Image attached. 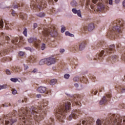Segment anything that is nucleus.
I'll use <instances>...</instances> for the list:
<instances>
[{
  "label": "nucleus",
  "mask_w": 125,
  "mask_h": 125,
  "mask_svg": "<svg viewBox=\"0 0 125 125\" xmlns=\"http://www.w3.org/2000/svg\"><path fill=\"white\" fill-rule=\"evenodd\" d=\"M116 52V47L115 45L111 44L109 47L105 49V52L108 54V53H114Z\"/></svg>",
  "instance_id": "14"
},
{
  "label": "nucleus",
  "mask_w": 125,
  "mask_h": 125,
  "mask_svg": "<svg viewBox=\"0 0 125 125\" xmlns=\"http://www.w3.org/2000/svg\"><path fill=\"white\" fill-rule=\"evenodd\" d=\"M20 41L18 42V41H19V38H18V37H16L14 40L12 41V42L14 44H18V43H20V42H24V38H23V37H20Z\"/></svg>",
  "instance_id": "17"
},
{
  "label": "nucleus",
  "mask_w": 125,
  "mask_h": 125,
  "mask_svg": "<svg viewBox=\"0 0 125 125\" xmlns=\"http://www.w3.org/2000/svg\"><path fill=\"white\" fill-rule=\"evenodd\" d=\"M104 52H105L104 50H102L100 53H99L97 55V57L96 58H95V60H97V59H98L99 60H102V59H103V54H104Z\"/></svg>",
  "instance_id": "23"
},
{
  "label": "nucleus",
  "mask_w": 125,
  "mask_h": 125,
  "mask_svg": "<svg viewBox=\"0 0 125 125\" xmlns=\"http://www.w3.org/2000/svg\"><path fill=\"white\" fill-rule=\"evenodd\" d=\"M71 109V103L68 100L62 101L59 106L54 110V113L58 120L62 123H64L66 117V113H68Z\"/></svg>",
  "instance_id": "3"
},
{
  "label": "nucleus",
  "mask_w": 125,
  "mask_h": 125,
  "mask_svg": "<svg viewBox=\"0 0 125 125\" xmlns=\"http://www.w3.org/2000/svg\"><path fill=\"white\" fill-rule=\"evenodd\" d=\"M48 105V101H44L42 105L38 106H31L30 110H28V107H21L19 110V115L20 120H22V125H33L32 121L33 117L36 122H41L43 120L44 116L46 115V109Z\"/></svg>",
  "instance_id": "1"
},
{
  "label": "nucleus",
  "mask_w": 125,
  "mask_h": 125,
  "mask_svg": "<svg viewBox=\"0 0 125 125\" xmlns=\"http://www.w3.org/2000/svg\"><path fill=\"white\" fill-rule=\"evenodd\" d=\"M117 45V48H120V47H121V46H122V45L121 44V43H117L116 44Z\"/></svg>",
  "instance_id": "56"
},
{
  "label": "nucleus",
  "mask_w": 125,
  "mask_h": 125,
  "mask_svg": "<svg viewBox=\"0 0 125 125\" xmlns=\"http://www.w3.org/2000/svg\"><path fill=\"white\" fill-rule=\"evenodd\" d=\"M12 93L14 95H15V94H16L17 93V90H16V89H12Z\"/></svg>",
  "instance_id": "47"
},
{
  "label": "nucleus",
  "mask_w": 125,
  "mask_h": 125,
  "mask_svg": "<svg viewBox=\"0 0 125 125\" xmlns=\"http://www.w3.org/2000/svg\"><path fill=\"white\" fill-rule=\"evenodd\" d=\"M106 96L107 98H108V99L106 98L105 96H104L100 102V105H103V104H105V103H106L107 101H110V99L112 97V95H111V94H107L106 95Z\"/></svg>",
  "instance_id": "13"
},
{
  "label": "nucleus",
  "mask_w": 125,
  "mask_h": 125,
  "mask_svg": "<svg viewBox=\"0 0 125 125\" xmlns=\"http://www.w3.org/2000/svg\"><path fill=\"white\" fill-rule=\"evenodd\" d=\"M93 3L97 5L99 10H104L105 6L102 3L103 1L109 2V4L112 5L113 4V0H91Z\"/></svg>",
  "instance_id": "7"
},
{
  "label": "nucleus",
  "mask_w": 125,
  "mask_h": 125,
  "mask_svg": "<svg viewBox=\"0 0 125 125\" xmlns=\"http://www.w3.org/2000/svg\"><path fill=\"white\" fill-rule=\"evenodd\" d=\"M44 64H46V58L42 59L39 62V65H44Z\"/></svg>",
  "instance_id": "30"
},
{
  "label": "nucleus",
  "mask_w": 125,
  "mask_h": 125,
  "mask_svg": "<svg viewBox=\"0 0 125 125\" xmlns=\"http://www.w3.org/2000/svg\"><path fill=\"white\" fill-rule=\"evenodd\" d=\"M17 112L16 110L13 111V114L4 115L2 118H0V125H12L14 123L17 122L16 118H13L14 116L16 115Z\"/></svg>",
  "instance_id": "5"
},
{
  "label": "nucleus",
  "mask_w": 125,
  "mask_h": 125,
  "mask_svg": "<svg viewBox=\"0 0 125 125\" xmlns=\"http://www.w3.org/2000/svg\"><path fill=\"white\" fill-rule=\"evenodd\" d=\"M70 4H71V5H72V6L75 7V6H77V5H78V3H77V2H76V1L73 0L71 2Z\"/></svg>",
  "instance_id": "35"
},
{
  "label": "nucleus",
  "mask_w": 125,
  "mask_h": 125,
  "mask_svg": "<svg viewBox=\"0 0 125 125\" xmlns=\"http://www.w3.org/2000/svg\"><path fill=\"white\" fill-rule=\"evenodd\" d=\"M24 102H27V98H24V100H22V103H24Z\"/></svg>",
  "instance_id": "62"
},
{
  "label": "nucleus",
  "mask_w": 125,
  "mask_h": 125,
  "mask_svg": "<svg viewBox=\"0 0 125 125\" xmlns=\"http://www.w3.org/2000/svg\"><path fill=\"white\" fill-rule=\"evenodd\" d=\"M61 32L62 33H64L65 31H66V27L63 26V25L62 26V28H61Z\"/></svg>",
  "instance_id": "45"
},
{
  "label": "nucleus",
  "mask_w": 125,
  "mask_h": 125,
  "mask_svg": "<svg viewBox=\"0 0 125 125\" xmlns=\"http://www.w3.org/2000/svg\"><path fill=\"white\" fill-rule=\"evenodd\" d=\"M49 4H53V0H49Z\"/></svg>",
  "instance_id": "58"
},
{
  "label": "nucleus",
  "mask_w": 125,
  "mask_h": 125,
  "mask_svg": "<svg viewBox=\"0 0 125 125\" xmlns=\"http://www.w3.org/2000/svg\"><path fill=\"white\" fill-rule=\"evenodd\" d=\"M123 5L125 8V0L123 2Z\"/></svg>",
  "instance_id": "64"
},
{
  "label": "nucleus",
  "mask_w": 125,
  "mask_h": 125,
  "mask_svg": "<svg viewBox=\"0 0 125 125\" xmlns=\"http://www.w3.org/2000/svg\"><path fill=\"white\" fill-rule=\"evenodd\" d=\"M97 92H98V90H92L91 91V94H94V95H96V94H97Z\"/></svg>",
  "instance_id": "50"
},
{
  "label": "nucleus",
  "mask_w": 125,
  "mask_h": 125,
  "mask_svg": "<svg viewBox=\"0 0 125 125\" xmlns=\"http://www.w3.org/2000/svg\"><path fill=\"white\" fill-rule=\"evenodd\" d=\"M3 28V21L0 18V29H2Z\"/></svg>",
  "instance_id": "39"
},
{
  "label": "nucleus",
  "mask_w": 125,
  "mask_h": 125,
  "mask_svg": "<svg viewBox=\"0 0 125 125\" xmlns=\"http://www.w3.org/2000/svg\"><path fill=\"white\" fill-rule=\"evenodd\" d=\"M27 15L26 14H24L23 13H21L20 14V18L22 20H27Z\"/></svg>",
  "instance_id": "26"
},
{
  "label": "nucleus",
  "mask_w": 125,
  "mask_h": 125,
  "mask_svg": "<svg viewBox=\"0 0 125 125\" xmlns=\"http://www.w3.org/2000/svg\"><path fill=\"white\" fill-rule=\"evenodd\" d=\"M33 27L34 29H36L38 27V24L37 23H34L33 25Z\"/></svg>",
  "instance_id": "60"
},
{
  "label": "nucleus",
  "mask_w": 125,
  "mask_h": 125,
  "mask_svg": "<svg viewBox=\"0 0 125 125\" xmlns=\"http://www.w3.org/2000/svg\"><path fill=\"white\" fill-rule=\"evenodd\" d=\"M5 40H6V41H9V40H10L9 37L5 36Z\"/></svg>",
  "instance_id": "63"
},
{
  "label": "nucleus",
  "mask_w": 125,
  "mask_h": 125,
  "mask_svg": "<svg viewBox=\"0 0 125 125\" xmlns=\"http://www.w3.org/2000/svg\"><path fill=\"white\" fill-rule=\"evenodd\" d=\"M80 82H81V83H87V79L86 78L83 76V77L80 79Z\"/></svg>",
  "instance_id": "31"
},
{
  "label": "nucleus",
  "mask_w": 125,
  "mask_h": 125,
  "mask_svg": "<svg viewBox=\"0 0 125 125\" xmlns=\"http://www.w3.org/2000/svg\"><path fill=\"white\" fill-rule=\"evenodd\" d=\"M41 48L42 50H44L45 48H46V45L44 43H42L41 46Z\"/></svg>",
  "instance_id": "40"
},
{
  "label": "nucleus",
  "mask_w": 125,
  "mask_h": 125,
  "mask_svg": "<svg viewBox=\"0 0 125 125\" xmlns=\"http://www.w3.org/2000/svg\"><path fill=\"white\" fill-rule=\"evenodd\" d=\"M10 81H11V82H13V83H17V82H18V79H17V78H11L10 79Z\"/></svg>",
  "instance_id": "43"
},
{
  "label": "nucleus",
  "mask_w": 125,
  "mask_h": 125,
  "mask_svg": "<svg viewBox=\"0 0 125 125\" xmlns=\"http://www.w3.org/2000/svg\"><path fill=\"white\" fill-rule=\"evenodd\" d=\"M72 11L74 14H77L79 17L82 18V13L81 12V10H77V9L76 8H73L72 9Z\"/></svg>",
  "instance_id": "22"
},
{
  "label": "nucleus",
  "mask_w": 125,
  "mask_h": 125,
  "mask_svg": "<svg viewBox=\"0 0 125 125\" xmlns=\"http://www.w3.org/2000/svg\"><path fill=\"white\" fill-rule=\"evenodd\" d=\"M80 115H81V110L79 109L73 110L71 114L67 118V120L68 121H71L73 118L76 120V119L79 117Z\"/></svg>",
  "instance_id": "9"
},
{
  "label": "nucleus",
  "mask_w": 125,
  "mask_h": 125,
  "mask_svg": "<svg viewBox=\"0 0 125 125\" xmlns=\"http://www.w3.org/2000/svg\"><path fill=\"white\" fill-rule=\"evenodd\" d=\"M8 87V86L7 84H4L2 85H0V90L1 89H4L5 88H7Z\"/></svg>",
  "instance_id": "36"
},
{
  "label": "nucleus",
  "mask_w": 125,
  "mask_h": 125,
  "mask_svg": "<svg viewBox=\"0 0 125 125\" xmlns=\"http://www.w3.org/2000/svg\"><path fill=\"white\" fill-rule=\"evenodd\" d=\"M64 79H66V80H68V79H69V78H70V75H69L68 74H66L64 75Z\"/></svg>",
  "instance_id": "48"
},
{
  "label": "nucleus",
  "mask_w": 125,
  "mask_h": 125,
  "mask_svg": "<svg viewBox=\"0 0 125 125\" xmlns=\"http://www.w3.org/2000/svg\"><path fill=\"white\" fill-rule=\"evenodd\" d=\"M74 82H79L80 81V78L78 76H76L73 78Z\"/></svg>",
  "instance_id": "44"
},
{
  "label": "nucleus",
  "mask_w": 125,
  "mask_h": 125,
  "mask_svg": "<svg viewBox=\"0 0 125 125\" xmlns=\"http://www.w3.org/2000/svg\"><path fill=\"white\" fill-rule=\"evenodd\" d=\"M6 73L7 75H11V72H10V70L9 69L6 70Z\"/></svg>",
  "instance_id": "52"
},
{
  "label": "nucleus",
  "mask_w": 125,
  "mask_h": 125,
  "mask_svg": "<svg viewBox=\"0 0 125 125\" xmlns=\"http://www.w3.org/2000/svg\"><path fill=\"white\" fill-rule=\"evenodd\" d=\"M11 14L13 16H15V15H16V13H15V11H14V10H12Z\"/></svg>",
  "instance_id": "53"
},
{
  "label": "nucleus",
  "mask_w": 125,
  "mask_h": 125,
  "mask_svg": "<svg viewBox=\"0 0 125 125\" xmlns=\"http://www.w3.org/2000/svg\"><path fill=\"white\" fill-rule=\"evenodd\" d=\"M57 83V80L56 79H52L50 81V84L51 85H54V84H55V83Z\"/></svg>",
  "instance_id": "34"
},
{
  "label": "nucleus",
  "mask_w": 125,
  "mask_h": 125,
  "mask_svg": "<svg viewBox=\"0 0 125 125\" xmlns=\"http://www.w3.org/2000/svg\"><path fill=\"white\" fill-rule=\"evenodd\" d=\"M3 107H8V106H11L10 104H2Z\"/></svg>",
  "instance_id": "57"
},
{
  "label": "nucleus",
  "mask_w": 125,
  "mask_h": 125,
  "mask_svg": "<svg viewBox=\"0 0 125 125\" xmlns=\"http://www.w3.org/2000/svg\"><path fill=\"white\" fill-rule=\"evenodd\" d=\"M25 49H26L27 50H30V51H31V48L29 47H26L25 48Z\"/></svg>",
  "instance_id": "61"
},
{
  "label": "nucleus",
  "mask_w": 125,
  "mask_h": 125,
  "mask_svg": "<svg viewBox=\"0 0 125 125\" xmlns=\"http://www.w3.org/2000/svg\"><path fill=\"white\" fill-rule=\"evenodd\" d=\"M5 28H6L7 30H9L12 28V24L11 23H6Z\"/></svg>",
  "instance_id": "32"
},
{
  "label": "nucleus",
  "mask_w": 125,
  "mask_h": 125,
  "mask_svg": "<svg viewBox=\"0 0 125 125\" xmlns=\"http://www.w3.org/2000/svg\"><path fill=\"white\" fill-rule=\"evenodd\" d=\"M86 5L87 6L90 5L91 8L92 9H94V11H95V6H94V5H93V4H91V3H90V0H87Z\"/></svg>",
  "instance_id": "27"
},
{
  "label": "nucleus",
  "mask_w": 125,
  "mask_h": 125,
  "mask_svg": "<svg viewBox=\"0 0 125 125\" xmlns=\"http://www.w3.org/2000/svg\"><path fill=\"white\" fill-rule=\"evenodd\" d=\"M43 1L44 0H39V1H36V2L32 1L31 3L30 4V6L32 8V9H39L40 10H42V8H43Z\"/></svg>",
  "instance_id": "8"
},
{
  "label": "nucleus",
  "mask_w": 125,
  "mask_h": 125,
  "mask_svg": "<svg viewBox=\"0 0 125 125\" xmlns=\"http://www.w3.org/2000/svg\"><path fill=\"white\" fill-rule=\"evenodd\" d=\"M46 65L47 66H50V65H52L53 64H55L56 62V59L52 57H49L46 58Z\"/></svg>",
  "instance_id": "15"
},
{
  "label": "nucleus",
  "mask_w": 125,
  "mask_h": 125,
  "mask_svg": "<svg viewBox=\"0 0 125 125\" xmlns=\"http://www.w3.org/2000/svg\"><path fill=\"white\" fill-rule=\"evenodd\" d=\"M42 34L44 37H45V40H47L50 37H56L57 36V31L55 30V27L51 26L50 28L44 29L42 31Z\"/></svg>",
  "instance_id": "6"
},
{
  "label": "nucleus",
  "mask_w": 125,
  "mask_h": 125,
  "mask_svg": "<svg viewBox=\"0 0 125 125\" xmlns=\"http://www.w3.org/2000/svg\"><path fill=\"white\" fill-rule=\"evenodd\" d=\"M115 87L116 88H117L118 89L121 90L122 93L125 92V88H124L123 86H116Z\"/></svg>",
  "instance_id": "28"
},
{
  "label": "nucleus",
  "mask_w": 125,
  "mask_h": 125,
  "mask_svg": "<svg viewBox=\"0 0 125 125\" xmlns=\"http://www.w3.org/2000/svg\"><path fill=\"white\" fill-rule=\"evenodd\" d=\"M65 36H69V37H74V34L70 33V32L66 31L65 33Z\"/></svg>",
  "instance_id": "42"
},
{
  "label": "nucleus",
  "mask_w": 125,
  "mask_h": 125,
  "mask_svg": "<svg viewBox=\"0 0 125 125\" xmlns=\"http://www.w3.org/2000/svg\"><path fill=\"white\" fill-rule=\"evenodd\" d=\"M38 92L40 93H44L46 91V94L48 95H51V90H48L46 91V88L45 87L40 86L37 89Z\"/></svg>",
  "instance_id": "11"
},
{
  "label": "nucleus",
  "mask_w": 125,
  "mask_h": 125,
  "mask_svg": "<svg viewBox=\"0 0 125 125\" xmlns=\"http://www.w3.org/2000/svg\"><path fill=\"white\" fill-rule=\"evenodd\" d=\"M36 15L37 16H38V17L42 18L45 16V14L44 12H41L39 14H37Z\"/></svg>",
  "instance_id": "33"
},
{
  "label": "nucleus",
  "mask_w": 125,
  "mask_h": 125,
  "mask_svg": "<svg viewBox=\"0 0 125 125\" xmlns=\"http://www.w3.org/2000/svg\"><path fill=\"white\" fill-rule=\"evenodd\" d=\"M92 125V122L83 120H81L79 123L77 125Z\"/></svg>",
  "instance_id": "18"
},
{
  "label": "nucleus",
  "mask_w": 125,
  "mask_h": 125,
  "mask_svg": "<svg viewBox=\"0 0 125 125\" xmlns=\"http://www.w3.org/2000/svg\"><path fill=\"white\" fill-rule=\"evenodd\" d=\"M28 41L29 43H32V42H33L34 46H35V47L37 48H39V47H40L41 45V42H42L41 40L37 39V38H30L28 39Z\"/></svg>",
  "instance_id": "10"
},
{
  "label": "nucleus",
  "mask_w": 125,
  "mask_h": 125,
  "mask_svg": "<svg viewBox=\"0 0 125 125\" xmlns=\"http://www.w3.org/2000/svg\"><path fill=\"white\" fill-rule=\"evenodd\" d=\"M8 51L7 50H3L0 51V57H1L2 55H5V54H7V52Z\"/></svg>",
  "instance_id": "29"
},
{
  "label": "nucleus",
  "mask_w": 125,
  "mask_h": 125,
  "mask_svg": "<svg viewBox=\"0 0 125 125\" xmlns=\"http://www.w3.org/2000/svg\"><path fill=\"white\" fill-rule=\"evenodd\" d=\"M12 71L13 72H21V69L20 66H13L11 68Z\"/></svg>",
  "instance_id": "25"
},
{
  "label": "nucleus",
  "mask_w": 125,
  "mask_h": 125,
  "mask_svg": "<svg viewBox=\"0 0 125 125\" xmlns=\"http://www.w3.org/2000/svg\"><path fill=\"white\" fill-rule=\"evenodd\" d=\"M104 44H105V43L104 42V41H99L98 42V44H97V47H98V46H99V45H103Z\"/></svg>",
  "instance_id": "38"
},
{
  "label": "nucleus",
  "mask_w": 125,
  "mask_h": 125,
  "mask_svg": "<svg viewBox=\"0 0 125 125\" xmlns=\"http://www.w3.org/2000/svg\"><path fill=\"white\" fill-rule=\"evenodd\" d=\"M4 59L6 61H11V60H12V59L9 57L4 58Z\"/></svg>",
  "instance_id": "49"
},
{
  "label": "nucleus",
  "mask_w": 125,
  "mask_h": 125,
  "mask_svg": "<svg viewBox=\"0 0 125 125\" xmlns=\"http://www.w3.org/2000/svg\"><path fill=\"white\" fill-rule=\"evenodd\" d=\"M36 57L34 56H30L29 58L27 61H26V62H29L30 63H34L36 62Z\"/></svg>",
  "instance_id": "24"
},
{
  "label": "nucleus",
  "mask_w": 125,
  "mask_h": 125,
  "mask_svg": "<svg viewBox=\"0 0 125 125\" xmlns=\"http://www.w3.org/2000/svg\"><path fill=\"white\" fill-rule=\"evenodd\" d=\"M4 44V41H0V45H3Z\"/></svg>",
  "instance_id": "55"
},
{
  "label": "nucleus",
  "mask_w": 125,
  "mask_h": 125,
  "mask_svg": "<svg viewBox=\"0 0 125 125\" xmlns=\"http://www.w3.org/2000/svg\"><path fill=\"white\" fill-rule=\"evenodd\" d=\"M121 59L125 62V53L122 56Z\"/></svg>",
  "instance_id": "54"
},
{
  "label": "nucleus",
  "mask_w": 125,
  "mask_h": 125,
  "mask_svg": "<svg viewBox=\"0 0 125 125\" xmlns=\"http://www.w3.org/2000/svg\"><path fill=\"white\" fill-rule=\"evenodd\" d=\"M44 125H54V119L51 118L49 120L45 121Z\"/></svg>",
  "instance_id": "21"
},
{
  "label": "nucleus",
  "mask_w": 125,
  "mask_h": 125,
  "mask_svg": "<svg viewBox=\"0 0 125 125\" xmlns=\"http://www.w3.org/2000/svg\"><path fill=\"white\" fill-rule=\"evenodd\" d=\"M23 66H24V70L26 71V72H27V70L29 69V66L27 65H26L25 64H23Z\"/></svg>",
  "instance_id": "46"
},
{
  "label": "nucleus",
  "mask_w": 125,
  "mask_h": 125,
  "mask_svg": "<svg viewBox=\"0 0 125 125\" xmlns=\"http://www.w3.org/2000/svg\"><path fill=\"white\" fill-rule=\"evenodd\" d=\"M94 29V25L93 23H90L88 26H85L83 28V30L84 32H87V31H88V32H91V31H93Z\"/></svg>",
  "instance_id": "16"
},
{
  "label": "nucleus",
  "mask_w": 125,
  "mask_h": 125,
  "mask_svg": "<svg viewBox=\"0 0 125 125\" xmlns=\"http://www.w3.org/2000/svg\"><path fill=\"white\" fill-rule=\"evenodd\" d=\"M32 73L35 74V73H38V69L34 68L32 71L31 70H27L26 71H24L23 72V76H29L31 75Z\"/></svg>",
  "instance_id": "20"
},
{
  "label": "nucleus",
  "mask_w": 125,
  "mask_h": 125,
  "mask_svg": "<svg viewBox=\"0 0 125 125\" xmlns=\"http://www.w3.org/2000/svg\"><path fill=\"white\" fill-rule=\"evenodd\" d=\"M27 30L25 27L23 28V31L22 32L23 35H24V36L25 37H27Z\"/></svg>",
  "instance_id": "37"
},
{
  "label": "nucleus",
  "mask_w": 125,
  "mask_h": 125,
  "mask_svg": "<svg viewBox=\"0 0 125 125\" xmlns=\"http://www.w3.org/2000/svg\"><path fill=\"white\" fill-rule=\"evenodd\" d=\"M125 125V117H120L119 115L110 114L108 115V118L105 120L98 119L96 121V125Z\"/></svg>",
  "instance_id": "4"
},
{
  "label": "nucleus",
  "mask_w": 125,
  "mask_h": 125,
  "mask_svg": "<svg viewBox=\"0 0 125 125\" xmlns=\"http://www.w3.org/2000/svg\"><path fill=\"white\" fill-rule=\"evenodd\" d=\"M65 51V50L64 49H61L60 50V52L61 53H63V52H64Z\"/></svg>",
  "instance_id": "59"
},
{
  "label": "nucleus",
  "mask_w": 125,
  "mask_h": 125,
  "mask_svg": "<svg viewBox=\"0 0 125 125\" xmlns=\"http://www.w3.org/2000/svg\"><path fill=\"white\" fill-rule=\"evenodd\" d=\"M25 54V53L22 51H21L19 53V55L20 56H23V55Z\"/></svg>",
  "instance_id": "51"
},
{
  "label": "nucleus",
  "mask_w": 125,
  "mask_h": 125,
  "mask_svg": "<svg viewBox=\"0 0 125 125\" xmlns=\"http://www.w3.org/2000/svg\"><path fill=\"white\" fill-rule=\"evenodd\" d=\"M118 57L117 55H113L112 57V60H114V61H118Z\"/></svg>",
  "instance_id": "41"
},
{
  "label": "nucleus",
  "mask_w": 125,
  "mask_h": 125,
  "mask_svg": "<svg viewBox=\"0 0 125 125\" xmlns=\"http://www.w3.org/2000/svg\"><path fill=\"white\" fill-rule=\"evenodd\" d=\"M124 25L125 21L122 19L114 21L109 27L108 32L107 34V38H109L111 40H114V39L119 37L118 34L122 35V30H123Z\"/></svg>",
  "instance_id": "2"
},
{
  "label": "nucleus",
  "mask_w": 125,
  "mask_h": 125,
  "mask_svg": "<svg viewBox=\"0 0 125 125\" xmlns=\"http://www.w3.org/2000/svg\"><path fill=\"white\" fill-rule=\"evenodd\" d=\"M85 45H86V43L85 42H82L79 44V46H75L74 49L76 50V51H79V50H83L85 47Z\"/></svg>",
  "instance_id": "12"
},
{
  "label": "nucleus",
  "mask_w": 125,
  "mask_h": 125,
  "mask_svg": "<svg viewBox=\"0 0 125 125\" xmlns=\"http://www.w3.org/2000/svg\"><path fill=\"white\" fill-rule=\"evenodd\" d=\"M70 100H71L73 102L72 105L73 106H75V105H77L78 106H82V103L80 102H77L76 101V98L70 97V98L69 99Z\"/></svg>",
  "instance_id": "19"
}]
</instances>
